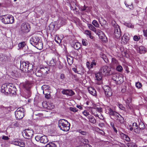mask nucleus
Instances as JSON below:
<instances>
[{
  "mask_svg": "<svg viewBox=\"0 0 147 147\" xmlns=\"http://www.w3.org/2000/svg\"><path fill=\"white\" fill-rule=\"evenodd\" d=\"M30 43L38 49L41 50L43 48V44L41 40L36 35L33 36L30 40Z\"/></svg>",
  "mask_w": 147,
  "mask_h": 147,
  "instance_id": "obj_1",
  "label": "nucleus"
},
{
  "mask_svg": "<svg viewBox=\"0 0 147 147\" xmlns=\"http://www.w3.org/2000/svg\"><path fill=\"white\" fill-rule=\"evenodd\" d=\"M58 126L60 129L65 131H67L70 129V124L67 120L60 119L58 121Z\"/></svg>",
  "mask_w": 147,
  "mask_h": 147,
  "instance_id": "obj_2",
  "label": "nucleus"
},
{
  "mask_svg": "<svg viewBox=\"0 0 147 147\" xmlns=\"http://www.w3.org/2000/svg\"><path fill=\"white\" fill-rule=\"evenodd\" d=\"M0 19L2 22L5 24H13L14 20L13 17L9 15L2 16Z\"/></svg>",
  "mask_w": 147,
  "mask_h": 147,
  "instance_id": "obj_3",
  "label": "nucleus"
},
{
  "mask_svg": "<svg viewBox=\"0 0 147 147\" xmlns=\"http://www.w3.org/2000/svg\"><path fill=\"white\" fill-rule=\"evenodd\" d=\"M35 139L37 142L45 144L49 141L46 136H42L40 134H38L35 137Z\"/></svg>",
  "mask_w": 147,
  "mask_h": 147,
  "instance_id": "obj_4",
  "label": "nucleus"
},
{
  "mask_svg": "<svg viewBox=\"0 0 147 147\" xmlns=\"http://www.w3.org/2000/svg\"><path fill=\"white\" fill-rule=\"evenodd\" d=\"M24 109L23 108H18L15 112V114L17 119H22L24 116Z\"/></svg>",
  "mask_w": 147,
  "mask_h": 147,
  "instance_id": "obj_5",
  "label": "nucleus"
},
{
  "mask_svg": "<svg viewBox=\"0 0 147 147\" xmlns=\"http://www.w3.org/2000/svg\"><path fill=\"white\" fill-rule=\"evenodd\" d=\"M34 131L32 130L26 129L22 133L23 137L26 139H29L33 136Z\"/></svg>",
  "mask_w": 147,
  "mask_h": 147,
  "instance_id": "obj_6",
  "label": "nucleus"
},
{
  "mask_svg": "<svg viewBox=\"0 0 147 147\" xmlns=\"http://www.w3.org/2000/svg\"><path fill=\"white\" fill-rule=\"evenodd\" d=\"M30 30V25L28 23H24L21 25V30L23 32L28 33L29 32Z\"/></svg>",
  "mask_w": 147,
  "mask_h": 147,
  "instance_id": "obj_7",
  "label": "nucleus"
},
{
  "mask_svg": "<svg viewBox=\"0 0 147 147\" xmlns=\"http://www.w3.org/2000/svg\"><path fill=\"white\" fill-rule=\"evenodd\" d=\"M110 68L107 66H103L101 69L100 72L103 75H108L111 73Z\"/></svg>",
  "mask_w": 147,
  "mask_h": 147,
  "instance_id": "obj_8",
  "label": "nucleus"
},
{
  "mask_svg": "<svg viewBox=\"0 0 147 147\" xmlns=\"http://www.w3.org/2000/svg\"><path fill=\"white\" fill-rule=\"evenodd\" d=\"M112 79L114 81L117 82V83L120 82V83L123 81V77L120 76L119 74H114L112 75Z\"/></svg>",
  "mask_w": 147,
  "mask_h": 147,
  "instance_id": "obj_9",
  "label": "nucleus"
},
{
  "mask_svg": "<svg viewBox=\"0 0 147 147\" xmlns=\"http://www.w3.org/2000/svg\"><path fill=\"white\" fill-rule=\"evenodd\" d=\"M114 27L115 28L114 35L116 38H119L121 35L120 29L119 26L117 25H115Z\"/></svg>",
  "mask_w": 147,
  "mask_h": 147,
  "instance_id": "obj_10",
  "label": "nucleus"
},
{
  "mask_svg": "<svg viewBox=\"0 0 147 147\" xmlns=\"http://www.w3.org/2000/svg\"><path fill=\"white\" fill-rule=\"evenodd\" d=\"M28 62V61H20V69L23 72L27 73L28 72V70H27V69L26 67V66L27 65V63Z\"/></svg>",
  "mask_w": 147,
  "mask_h": 147,
  "instance_id": "obj_11",
  "label": "nucleus"
},
{
  "mask_svg": "<svg viewBox=\"0 0 147 147\" xmlns=\"http://www.w3.org/2000/svg\"><path fill=\"white\" fill-rule=\"evenodd\" d=\"M106 109L107 110V111L108 112L110 115L113 116L117 118V120L120 115L119 113L114 111L111 109L109 107H107Z\"/></svg>",
  "mask_w": 147,
  "mask_h": 147,
  "instance_id": "obj_12",
  "label": "nucleus"
},
{
  "mask_svg": "<svg viewBox=\"0 0 147 147\" xmlns=\"http://www.w3.org/2000/svg\"><path fill=\"white\" fill-rule=\"evenodd\" d=\"M8 87H9L8 94H16L17 91L16 88L12 84H8Z\"/></svg>",
  "mask_w": 147,
  "mask_h": 147,
  "instance_id": "obj_13",
  "label": "nucleus"
},
{
  "mask_svg": "<svg viewBox=\"0 0 147 147\" xmlns=\"http://www.w3.org/2000/svg\"><path fill=\"white\" fill-rule=\"evenodd\" d=\"M102 75L100 72L95 74V80L97 81V84L100 85L102 83Z\"/></svg>",
  "mask_w": 147,
  "mask_h": 147,
  "instance_id": "obj_14",
  "label": "nucleus"
},
{
  "mask_svg": "<svg viewBox=\"0 0 147 147\" xmlns=\"http://www.w3.org/2000/svg\"><path fill=\"white\" fill-rule=\"evenodd\" d=\"M61 93L67 96H71L75 94L74 92L72 90L69 89H63Z\"/></svg>",
  "mask_w": 147,
  "mask_h": 147,
  "instance_id": "obj_15",
  "label": "nucleus"
},
{
  "mask_svg": "<svg viewBox=\"0 0 147 147\" xmlns=\"http://www.w3.org/2000/svg\"><path fill=\"white\" fill-rule=\"evenodd\" d=\"M129 39V35L127 33H125L122 38L121 42L124 44L127 43Z\"/></svg>",
  "mask_w": 147,
  "mask_h": 147,
  "instance_id": "obj_16",
  "label": "nucleus"
},
{
  "mask_svg": "<svg viewBox=\"0 0 147 147\" xmlns=\"http://www.w3.org/2000/svg\"><path fill=\"white\" fill-rule=\"evenodd\" d=\"M105 95L107 97H109L112 95V92L111 88L108 86H106L104 88Z\"/></svg>",
  "mask_w": 147,
  "mask_h": 147,
  "instance_id": "obj_17",
  "label": "nucleus"
},
{
  "mask_svg": "<svg viewBox=\"0 0 147 147\" xmlns=\"http://www.w3.org/2000/svg\"><path fill=\"white\" fill-rule=\"evenodd\" d=\"M8 84H3L1 87V92L5 94H8Z\"/></svg>",
  "mask_w": 147,
  "mask_h": 147,
  "instance_id": "obj_18",
  "label": "nucleus"
},
{
  "mask_svg": "<svg viewBox=\"0 0 147 147\" xmlns=\"http://www.w3.org/2000/svg\"><path fill=\"white\" fill-rule=\"evenodd\" d=\"M96 33L98 35L99 38L104 40L106 37L103 32L100 30H98L96 32Z\"/></svg>",
  "mask_w": 147,
  "mask_h": 147,
  "instance_id": "obj_19",
  "label": "nucleus"
},
{
  "mask_svg": "<svg viewBox=\"0 0 147 147\" xmlns=\"http://www.w3.org/2000/svg\"><path fill=\"white\" fill-rule=\"evenodd\" d=\"M27 66H26L27 68V70H28V72L27 73H30L31 74H32V72L33 73V65L31 63H29L28 61L27 63Z\"/></svg>",
  "mask_w": 147,
  "mask_h": 147,
  "instance_id": "obj_20",
  "label": "nucleus"
},
{
  "mask_svg": "<svg viewBox=\"0 0 147 147\" xmlns=\"http://www.w3.org/2000/svg\"><path fill=\"white\" fill-rule=\"evenodd\" d=\"M14 144L21 147H24L25 144L20 140H16L13 142Z\"/></svg>",
  "mask_w": 147,
  "mask_h": 147,
  "instance_id": "obj_21",
  "label": "nucleus"
},
{
  "mask_svg": "<svg viewBox=\"0 0 147 147\" xmlns=\"http://www.w3.org/2000/svg\"><path fill=\"white\" fill-rule=\"evenodd\" d=\"M71 47L76 50L79 49L81 46L80 44L78 42H73L71 44Z\"/></svg>",
  "mask_w": 147,
  "mask_h": 147,
  "instance_id": "obj_22",
  "label": "nucleus"
},
{
  "mask_svg": "<svg viewBox=\"0 0 147 147\" xmlns=\"http://www.w3.org/2000/svg\"><path fill=\"white\" fill-rule=\"evenodd\" d=\"M88 90L89 93L93 96L96 95V92L95 90L93 88L90 87L88 88Z\"/></svg>",
  "mask_w": 147,
  "mask_h": 147,
  "instance_id": "obj_23",
  "label": "nucleus"
},
{
  "mask_svg": "<svg viewBox=\"0 0 147 147\" xmlns=\"http://www.w3.org/2000/svg\"><path fill=\"white\" fill-rule=\"evenodd\" d=\"M119 64L118 61L115 58H113L112 59L111 65L113 67L117 66Z\"/></svg>",
  "mask_w": 147,
  "mask_h": 147,
  "instance_id": "obj_24",
  "label": "nucleus"
},
{
  "mask_svg": "<svg viewBox=\"0 0 147 147\" xmlns=\"http://www.w3.org/2000/svg\"><path fill=\"white\" fill-rule=\"evenodd\" d=\"M120 135L123 139H125L127 142H129L130 141V139L129 138L127 135L123 133H121Z\"/></svg>",
  "mask_w": 147,
  "mask_h": 147,
  "instance_id": "obj_25",
  "label": "nucleus"
},
{
  "mask_svg": "<svg viewBox=\"0 0 147 147\" xmlns=\"http://www.w3.org/2000/svg\"><path fill=\"white\" fill-rule=\"evenodd\" d=\"M88 119L89 121L91 123L94 124L96 122V119L92 116L90 115V116H89Z\"/></svg>",
  "mask_w": 147,
  "mask_h": 147,
  "instance_id": "obj_26",
  "label": "nucleus"
},
{
  "mask_svg": "<svg viewBox=\"0 0 147 147\" xmlns=\"http://www.w3.org/2000/svg\"><path fill=\"white\" fill-rule=\"evenodd\" d=\"M42 89L43 90V93L45 94V91H48L49 90V86L48 85H44L42 86Z\"/></svg>",
  "mask_w": 147,
  "mask_h": 147,
  "instance_id": "obj_27",
  "label": "nucleus"
},
{
  "mask_svg": "<svg viewBox=\"0 0 147 147\" xmlns=\"http://www.w3.org/2000/svg\"><path fill=\"white\" fill-rule=\"evenodd\" d=\"M57 62L56 59H53L50 62L49 65L51 66H55L56 65Z\"/></svg>",
  "mask_w": 147,
  "mask_h": 147,
  "instance_id": "obj_28",
  "label": "nucleus"
},
{
  "mask_svg": "<svg viewBox=\"0 0 147 147\" xmlns=\"http://www.w3.org/2000/svg\"><path fill=\"white\" fill-rule=\"evenodd\" d=\"M25 43L24 42H22L19 44L18 45V47L19 48L18 49H23V47H25Z\"/></svg>",
  "mask_w": 147,
  "mask_h": 147,
  "instance_id": "obj_29",
  "label": "nucleus"
},
{
  "mask_svg": "<svg viewBox=\"0 0 147 147\" xmlns=\"http://www.w3.org/2000/svg\"><path fill=\"white\" fill-rule=\"evenodd\" d=\"M88 26L90 30L94 32H96V28L92 24H88Z\"/></svg>",
  "mask_w": 147,
  "mask_h": 147,
  "instance_id": "obj_30",
  "label": "nucleus"
},
{
  "mask_svg": "<svg viewBox=\"0 0 147 147\" xmlns=\"http://www.w3.org/2000/svg\"><path fill=\"white\" fill-rule=\"evenodd\" d=\"M57 66L59 69H62L63 66V63L60 61L57 62Z\"/></svg>",
  "mask_w": 147,
  "mask_h": 147,
  "instance_id": "obj_31",
  "label": "nucleus"
},
{
  "mask_svg": "<svg viewBox=\"0 0 147 147\" xmlns=\"http://www.w3.org/2000/svg\"><path fill=\"white\" fill-rule=\"evenodd\" d=\"M43 72L41 70H38L36 73V75L37 76L41 77L43 75Z\"/></svg>",
  "mask_w": 147,
  "mask_h": 147,
  "instance_id": "obj_32",
  "label": "nucleus"
},
{
  "mask_svg": "<svg viewBox=\"0 0 147 147\" xmlns=\"http://www.w3.org/2000/svg\"><path fill=\"white\" fill-rule=\"evenodd\" d=\"M116 70L119 72H121L123 70V68L122 66L119 65V64L116 66Z\"/></svg>",
  "mask_w": 147,
  "mask_h": 147,
  "instance_id": "obj_33",
  "label": "nucleus"
},
{
  "mask_svg": "<svg viewBox=\"0 0 147 147\" xmlns=\"http://www.w3.org/2000/svg\"><path fill=\"white\" fill-rule=\"evenodd\" d=\"M100 55L101 57L104 59L105 62L107 63L108 61V59L106 58V57L105 55L102 53H101Z\"/></svg>",
  "mask_w": 147,
  "mask_h": 147,
  "instance_id": "obj_34",
  "label": "nucleus"
},
{
  "mask_svg": "<svg viewBox=\"0 0 147 147\" xmlns=\"http://www.w3.org/2000/svg\"><path fill=\"white\" fill-rule=\"evenodd\" d=\"M60 24L61 26H62L64 25L66 23V21L63 18H62L60 19Z\"/></svg>",
  "mask_w": 147,
  "mask_h": 147,
  "instance_id": "obj_35",
  "label": "nucleus"
},
{
  "mask_svg": "<svg viewBox=\"0 0 147 147\" xmlns=\"http://www.w3.org/2000/svg\"><path fill=\"white\" fill-rule=\"evenodd\" d=\"M45 147H57L56 145L52 142L49 143L45 146Z\"/></svg>",
  "mask_w": 147,
  "mask_h": 147,
  "instance_id": "obj_36",
  "label": "nucleus"
},
{
  "mask_svg": "<svg viewBox=\"0 0 147 147\" xmlns=\"http://www.w3.org/2000/svg\"><path fill=\"white\" fill-rule=\"evenodd\" d=\"M131 101V100L130 98H128L126 101V103L127 106H128V107L130 108V107L131 106V105L130 103Z\"/></svg>",
  "mask_w": 147,
  "mask_h": 147,
  "instance_id": "obj_37",
  "label": "nucleus"
},
{
  "mask_svg": "<svg viewBox=\"0 0 147 147\" xmlns=\"http://www.w3.org/2000/svg\"><path fill=\"white\" fill-rule=\"evenodd\" d=\"M117 120L119 121L121 123H123L124 122V119L123 118L121 115L119 116V118H118Z\"/></svg>",
  "mask_w": 147,
  "mask_h": 147,
  "instance_id": "obj_38",
  "label": "nucleus"
},
{
  "mask_svg": "<svg viewBox=\"0 0 147 147\" xmlns=\"http://www.w3.org/2000/svg\"><path fill=\"white\" fill-rule=\"evenodd\" d=\"M96 65V63L95 60H93L92 62H91V64L90 65V69L93 67L94 65Z\"/></svg>",
  "mask_w": 147,
  "mask_h": 147,
  "instance_id": "obj_39",
  "label": "nucleus"
},
{
  "mask_svg": "<svg viewBox=\"0 0 147 147\" xmlns=\"http://www.w3.org/2000/svg\"><path fill=\"white\" fill-rule=\"evenodd\" d=\"M92 24L96 27H98L99 26V24L98 22L96 20H94L92 22Z\"/></svg>",
  "mask_w": 147,
  "mask_h": 147,
  "instance_id": "obj_40",
  "label": "nucleus"
},
{
  "mask_svg": "<svg viewBox=\"0 0 147 147\" xmlns=\"http://www.w3.org/2000/svg\"><path fill=\"white\" fill-rule=\"evenodd\" d=\"M127 146L128 147H137L135 144L133 143H128Z\"/></svg>",
  "mask_w": 147,
  "mask_h": 147,
  "instance_id": "obj_41",
  "label": "nucleus"
},
{
  "mask_svg": "<svg viewBox=\"0 0 147 147\" xmlns=\"http://www.w3.org/2000/svg\"><path fill=\"white\" fill-rule=\"evenodd\" d=\"M24 86L25 88L28 90L30 88V85L26 83Z\"/></svg>",
  "mask_w": 147,
  "mask_h": 147,
  "instance_id": "obj_42",
  "label": "nucleus"
},
{
  "mask_svg": "<svg viewBox=\"0 0 147 147\" xmlns=\"http://www.w3.org/2000/svg\"><path fill=\"white\" fill-rule=\"evenodd\" d=\"M67 61L68 64L70 65H71L73 63V59L72 58L71 59L67 57Z\"/></svg>",
  "mask_w": 147,
  "mask_h": 147,
  "instance_id": "obj_43",
  "label": "nucleus"
},
{
  "mask_svg": "<svg viewBox=\"0 0 147 147\" xmlns=\"http://www.w3.org/2000/svg\"><path fill=\"white\" fill-rule=\"evenodd\" d=\"M82 45L84 46H86L88 44L87 40L85 39H82Z\"/></svg>",
  "mask_w": 147,
  "mask_h": 147,
  "instance_id": "obj_44",
  "label": "nucleus"
},
{
  "mask_svg": "<svg viewBox=\"0 0 147 147\" xmlns=\"http://www.w3.org/2000/svg\"><path fill=\"white\" fill-rule=\"evenodd\" d=\"M66 78V77L65 75L63 74H61L60 75V79L62 81H64Z\"/></svg>",
  "mask_w": 147,
  "mask_h": 147,
  "instance_id": "obj_45",
  "label": "nucleus"
},
{
  "mask_svg": "<svg viewBox=\"0 0 147 147\" xmlns=\"http://www.w3.org/2000/svg\"><path fill=\"white\" fill-rule=\"evenodd\" d=\"M69 109L70 111H71L74 112H76L78 111V109L75 107H70Z\"/></svg>",
  "mask_w": 147,
  "mask_h": 147,
  "instance_id": "obj_46",
  "label": "nucleus"
},
{
  "mask_svg": "<svg viewBox=\"0 0 147 147\" xmlns=\"http://www.w3.org/2000/svg\"><path fill=\"white\" fill-rule=\"evenodd\" d=\"M125 25L129 28H134V26L130 23H126V24Z\"/></svg>",
  "mask_w": 147,
  "mask_h": 147,
  "instance_id": "obj_47",
  "label": "nucleus"
},
{
  "mask_svg": "<svg viewBox=\"0 0 147 147\" xmlns=\"http://www.w3.org/2000/svg\"><path fill=\"white\" fill-rule=\"evenodd\" d=\"M140 39V37L137 35H135L133 37L134 40L135 41H138Z\"/></svg>",
  "mask_w": 147,
  "mask_h": 147,
  "instance_id": "obj_48",
  "label": "nucleus"
},
{
  "mask_svg": "<svg viewBox=\"0 0 147 147\" xmlns=\"http://www.w3.org/2000/svg\"><path fill=\"white\" fill-rule=\"evenodd\" d=\"M139 127L141 129H143L145 128V126L143 123H141L139 125Z\"/></svg>",
  "mask_w": 147,
  "mask_h": 147,
  "instance_id": "obj_49",
  "label": "nucleus"
},
{
  "mask_svg": "<svg viewBox=\"0 0 147 147\" xmlns=\"http://www.w3.org/2000/svg\"><path fill=\"white\" fill-rule=\"evenodd\" d=\"M31 96V92L30 91L27 90L26 94V98H28L30 97Z\"/></svg>",
  "mask_w": 147,
  "mask_h": 147,
  "instance_id": "obj_50",
  "label": "nucleus"
},
{
  "mask_svg": "<svg viewBox=\"0 0 147 147\" xmlns=\"http://www.w3.org/2000/svg\"><path fill=\"white\" fill-rule=\"evenodd\" d=\"M79 132L83 135H86L87 134V133L86 131H83L81 130H79Z\"/></svg>",
  "mask_w": 147,
  "mask_h": 147,
  "instance_id": "obj_51",
  "label": "nucleus"
},
{
  "mask_svg": "<svg viewBox=\"0 0 147 147\" xmlns=\"http://www.w3.org/2000/svg\"><path fill=\"white\" fill-rule=\"evenodd\" d=\"M136 86L138 88H140L141 87L142 85L141 83L139 82H137L136 83Z\"/></svg>",
  "mask_w": 147,
  "mask_h": 147,
  "instance_id": "obj_52",
  "label": "nucleus"
},
{
  "mask_svg": "<svg viewBox=\"0 0 147 147\" xmlns=\"http://www.w3.org/2000/svg\"><path fill=\"white\" fill-rule=\"evenodd\" d=\"M83 143L84 144V146H85V144H88V141L87 139H83Z\"/></svg>",
  "mask_w": 147,
  "mask_h": 147,
  "instance_id": "obj_53",
  "label": "nucleus"
},
{
  "mask_svg": "<svg viewBox=\"0 0 147 147\" xmlns=\"http://www.w3.org/2000/svg\"><path fill=\"white\" fill-rule=\"evenodd\" d=\"M85 34L87 35L88 36H89L91 34V32L90 31L88 30H86L85 31Z\"/></svg>",
  "mask_w": 147,
  "mask_h": 147,
  "instance_id": "obj_54",
  "label": "nucleus"
},
{
  "mask_svg": "<svg viewBox=\"0 0 147 147\" xmlns=\"http://www.w3.org/2000/svg\"><path fill=\"white\" fill-rule=\"evenodd\" d=\"M118 106L119 108L121 110H123L125 109V107L123 106L122 104H119Z\"/></svg>",
  "mask_w": 147,
  "mask_h": 147,
  "instance_id": "obj_55",
  "label": "nucleus"
},
{
  "mask_svg": "<svg viewBox=\"0 0 147 147\" xmlns=\"http://www.w3.org/2000/svg\"><path fill=\"white\" fill-rule=\"evenodd\" d=\"M18 123L16 121L13 122L11 123L12 126L17 127L18 126Z\"/></svg>",
  "mask_w": 147,
  "mask_h": 147,
  "instance_id": "obj_56",
  "label": "nucleus"
},
{
  "mask_svg": "<svg viewBox=\"0 0 147 147\" xmlns=\"http://www.w3.org/2000/svg\"><path fill=\"white\" fill-rule=\"evenodd\" d=\"M83 113L84 115L86 116H88L89 114V113L88 112L86 111L85 110L84 112H83Z\"/></svg>",
  "mask_w": 147,
  "mask_h": 147,
  "instance_id": "obj_57",
  "label": "nucleus"
},
{
  "mask_svg": "<svg viewBox=\"0 0 147 147\" xmlns=\"http://www.w3.org/2000/svg\"><path fill=\"white\" fill-rule=\"evenodd\" d=\"M2 139L4 140H8L9 138L7 136H3L2 137Z\"/></svg>",
  "mask_w": 147,
  "mask_h": 147,
  "instance_id": "obj_58",
  "label": "nucleus"
},
{
  "mask_svg": "<svg viewBox=\"0 0 147 147\" xmlns=\"http://www.w3.org/2000/svg\"><path fill=\"white\" fill-rule=\"evenodd\" d=\"M44 94L45 95V97L46 98H49L50 97L49 95V93H45Z\"/></svg>",
  "mask_w": 147,
  "mask_h": 147,
  "instance_id": "obj_59",
  "label": "nucleus"
},
{
  "mask_svg": "<svg viewBox=\"0 0 147 147\" xmlns=\"http://www.w3.org/2000/svg\"><path fill=\"white\" fill-rule=\"evenodd\" d=\"M86 65L87 67L89 69H90V64L89 62H87L86 63Z\"/></svg>",
  "mask_w": 147,
  "mask_h": 147,
  "instance_id": "obj_60",
  "label": "nucleus"
},
{
  "mask_svg": "<svg viewBox=\"0 0 147 147\" xmlns=\"http://www.w3.org/2000/svg\"><path fill=\"white\" fill-rule=\"evenodd\" d=\"M144 35L145 36H147V29L146 30H143Z\"/></svg>",
  "mask_w": 147,
  "mask_h": 147,
  "instance_id": "obj_61",
  "label": "nucleus"
},
{
  "mask_svg": "<svg viewBox=\"0 0 147 147\" xmlns=\"http://www.w3.org/2000/svg\"><path fill=\"white\" fill-rule=\"evenodd\" d=\"M138 49L139 51L140 52V51H143V49H144V48L143 46H140L139 48Z\"/></svg>",
  "mask_w": 147,
  "mask_h": 147,
  "instance_id": "obj_62",
  "label": "nucleus"
},
{
  "mask_svg": "<svg viewBox=\"0 0 147 147\" xmlns=\"http://www.w3.org/2000/svg\"><path fill=\"white\" fill-rule=\"evenodd\" d=\"M57 39L58 40H57L56 39H55V41L58 43H60L61 42V40L59 39V38H57Z\"/></svg>",
  "mask_w": 147,
  "mask_h": 147,
  "instance_id": "obj_63",
  "label": "nucleus"
},
{
  "mask_svg": "<svg viewBox=\"0 0 147 147\" xmlns=\"http://www.w3.org/2000/svg\"><path fill=\"white\" fill-rule=\"evenodd\" d=\"M87 7H86L84 6L83 8H81V10L82 11H85L86 10V8Z\"/></svg>",
  "mask_w": 147,
  "mask_h": 147,
  "instance_id": "obj_64",
  "label": "nucleus"
}]
</instances>
